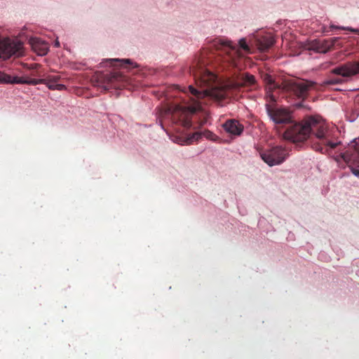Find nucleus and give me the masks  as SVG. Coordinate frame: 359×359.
Returning a JSON list of instances; mask_svg holds the SVG:
<instances>
[{
  "label": "nucleus",
  "mask_w": 359,
  "mask_h": 359,
  "mask_svg": "<svg viewBox=\"0 0 359 359\" xmlns=\"http://www.w3.org/2000/svg\"><path fill=\"white\" fill-rule=\"evenodd\" d=\"M190 71L197 86H189L190 93L194 97L191 98L192 103L187 106L170 105L165 112L170 116L173 123H180L185 127L190 126L189 116L201 110L202 104H207L206 99L222 100L241 88L252 89L257 86L255 76L249 73H243L237 81L229 82L224 88H218L216 86V75L207 69L205 62L200 60L194 62Z\"/></svg>",
  "instance_id": "nucleus-1"
},
{
  "label": "nucleus",
  "mask_w": 359,
  "mask_h": 359,
  "mask_svg": "<svg viewBox=\"0 0 359 359\" xmlns=\"http://www.w3.org/2000/svg\"><path fill=\"white\" fill-rule=\"evenodd\" d=\"M283 137L294 143L303 142L310 137L311 148L321 154H326L339 144L332 141L326 123L316 116H311L304 123L291 126L285 130Z\"/></svg>",
  "instance_id": "nucleus-2"
},
{
  "label": "nucleus",
  "mask_w": 359,
  "mask_h": 359,
  "mask_svg": "<svg viewBox=\"0 0 359 359\" xmlns=\"http://www.w3.org/2000/svg\"><path fill=\"white\" fill-rule=\"evenodd\" d=\"M214 46L217 50H221L225 54L224 60L233 67L237 66V59L243 56L241 49L243 50L245 53L250 52V47L244 38L239 40L238 46L233 43L230 41L223 39H217L215 41Z\"/></svg>",
  "instance_id": "nucleus-3"
},
{
  "label": "nucleus",
  "mask_w": 359,
  "mask_h": 359,
  "mask_svg": "<svg viewBox=\"0 0 359 359\" xmlns=\"http://www.w3.org/2000/svg\"><path fill=\"white\" fill-rule=\"evenodd\" d=\"M265 107L267 115L276 125H285L292 123V111L287 108L271 104H266Z\"/></svg>",
  "instance_id": "nucleus-4"
},
{
  "label": "nucleus",
  "mask_w": 359,
  "mask_h": 359,
  "mask_svg": "<svg viewBox=\"0 0 359 359\" xmlns=\"http://www.w3.org/2000/svg\"><path fill=\"white\" fill-rule=\"evenodd\" d=\"M318 84L316 82L302 80L296 82H288L284 86L283 88L297 98L304 100L308 96L309 91L316 88Z\"/></svg>",
  "instance_id": "nucleus-5"
},
{
  "label": "nucleus",
  "mask_w": 359,
  "mask_h": 359,
  "mask_svg": "<svg viewBox=\"0 0 359 359\" xmlns=\"http://www.w3.org/2000/svg\"><path fill=\"white\" fill-rule=\"evenodd\" d=\"M262 159L269 166L282 163L287 156V151L281 147H274L259 152Z\"/></svg>",
  "instance_id": "nucleus-6"
},
{
  "label": "nucleus",
  "mask_w": 359,
  "mask_h": 359,
  "mask_svg": "<svg viewBox=\"0 0 359 359\" xmlns=\"http://www.w3.org/2000/svg\"><path fill=\"white\" fill-rule=\"evenodd\" d=\"M341 158L350 164L353 174L359 177V139L354 140L348 150L341 154Z\"/></svg>",
  "instance_id": "nucleus-7"
},
{
  "label": "nucleus",
  "mask_w": 359,
  "mask_h": 359,
  "mask_svg": "<svg viewBox=\"0 0 359 359\" xmlns=\"http://www.w3.org/2000/svg\"><path fill=\"white\" fill-rule=\"evenodd\" d=\"M330 72L345 78H351L359 74V61H349L332 69Z\"/></svg>",
  "instance_id": "nucleus-8"
},
{
  "label": "nucleus",
  "mask_w": 359,
  "mask_h": 359,
  "mask_svg": "<svg viewBox=\"0 0 359 359\" xmlns=\"http://www.w3.org/2000/svg\"><path fill=\"white\" fill-rule=\"evenodd\" d=\"M338 39L335 37L330 39L314 40L309 44V49L318 53H325L331 50Z\"/></svg>",
  "instance_id": "nucleus-9"
},
{
  "label": "nucleus",
  "mask_w": 359,
  "mask_h": 359,
  "mask_svg": "<svg viewBox=\"0 0 359 359\" xmlns=\"http://www.w3.org/2000/svg\"><path fill=\"white\" fill-rule=\"evenodd\" d=\"M223 128L228 133L233 135H240L244 129L243 126L235 119L227 120L223 124Z\"/></svg>",
  "instance_id": "nucleus-10"
},
{
  "label": "nucleus",
  "mask_w": 359,
  "mask_h": 359,
  "mask_svg": "<svg viewBox=\"0 0 359 359\" xmlns=\"http://www.w3.org/2000/svg\"><path fill=\"white\" fill-rule=\"evenodd\" d=\"M30 44L33 50L40 55H46L49 49L48 44L39 38L31 39Z\"/></svg>",
  "instance_id": "nucleus-11"
},
{
  "label": "nucleus",
  "mask_w": 359,
  "mask_h": 359,
  "mask_svg": "<svg viewBox=\"0 0 359 359\" xmlns=\"http://www.w3.org/2000/svg\"><path fill=\"white\" fill-rule=\"evenodd\" d=\"M201 138V134L199 133H194L187 137L175 136L172 141L180 145L191 144Z\"/></svg>",
  "instance_id": "nucleus-12"
},
{
  "label": "nucleus",
  "mask_w": 359,
  "mask_h": 359,
  "mask_svg": "<svg viewBox=\"0 0 359 359\" xmlns=\"http://www.w3.org/2000/svg\"><path fill=\"white\" fill-rule=\"evenodd\" d=\"M45 79L47 80L45 84L52 90H63L66 89V86L63 84L57 83L60 80V75H48Z\"/></svg>",
  "instance_id": "nucleus-13"
},
{
  "label": "nucleus",
  "mask_w": 359,
  "mask_h": 359,
  "mask_svg": "<svg viewBox=\"0 0 359 359\" xmlns=\"http://www.w3.org/2000/svg\"><path fill=\"white\" fill-rule=\"evenodd\" d=\"M274 39L271 35L263 36L257 41V46L259 50L267 51L273 44Z\"/></svg>",
  "instance_id": "nucleus-14"
},
{
  "label": "nucleus",
  "mask_w": 359,
  "mask_h": 359,
  "mask_svg": "<svg viewBox=\"0 0 359 359\" xmlns=\"http://www.w3.org/2000/svg\"><path fill=\"white\" fill-rule=\"evenodd\" d=\"M105 81H106V88H116V86L114 84V82L116 81H121L123 79V75L119 72H114L111 73L109 74H107L105 76Z\"/></svg>",
  "instance_id": "nucleus-15"
},
{
  "label": "nucleus",
  "mask_w": 359,
  "mask_h": 359,
  "mask_svg": "<svg viewBox=\"0 0 359 359\" xmlns=\"http://www.w3.org/2000/svg\"><path fill=\"white\" fill-rule=\"evenodd\" d=\"M47 80L45 79H28V78H24V77H19V79H17L14 82L16 83L20 84H28V85H33L36 86L38 84H45V82H46Z\"/></svg>",
  "instance_id": "nucleus-16"
},
{
  "label": "nucleus",
  "mask_w": 359,
  "mask_h": 359,
  "mask_svg": "<svg viewBox=\"0 0 359 359\" xmlns=\"http://www.w3.org/2000/svg\"><path fill=\"white\" fill-rule=\"evenodd\" d=\"M263 81H264L267 89H277L279 85L276 83L272 76L268 74L262 75Z\"/></svg>",
  "instance_id": "nucleus-17"
},
{
  "label": "nucleus",
  "mask_w": 359,
  "mask_h": 359,
  "mask_svg": "<svg viewBox=\"0 0 359 359\" xmlns=\"http://www.w3.org/2000/svg\"><path fill=\"white\" fill-rule=\"evenodd\" d=\"M18 76H11L4 72H0V83H16L14 82Z\"/></svg>",
  "instance_id": "nucleus-18"
},
{
  "label": "nucleus",
  "mask_w": 359,
  "mask_h": 359,
  "mask_svg": "<svg viewBox=\"0 0 359 359\" xmlns=\"http://www.w3.org/2000/svg\"><path fill=\"white\" fill-rule=\"evenodd\" d=\"M107 62H109L111 65L113 66H123L125 65H133V62L130 59H109L107 60Z\"/></svg>",
  "instance_id": "nucleus-19"
},
{
  "label": "nucleus",
  "mask_w": 359,
  "mask_h": 359,
  "mask_svg": "<svg viewBox=\"0 0 359 359\" xmlns=\"http://www.w3.org/2000/svg\"><path fill=\"white\" fill-rule=\"evenodd\" d=\"M273 89H267L266 88V104H276V98L273 95L272 91Z\"/></svg>",
  "instance_id": "nucleus-20"
},
{
  "label": "nucleus",
  "mask_w": 359,
  "mask_h": 359,
  "mask_svg": "<svg viewBox=\"0 0 359 359\" xmlns=\"http://www.w3.org/2000/svg\"><path fill=\"white\" fill-rule=\"evenodd\" d=\"M333 29H341V30H348L351 32L359 34V29H353L352 27H339L334 25H331L330 27V31H332Z\"/></svg>",
  "instance_id": "nucleus-21"
},
{
  "label": "nucleus",
  "mask_w": 359,
  "mask_h": 359,
  "mask_svg": "<svg viewBox=\"0 0 359 359\" xmlns=\"http://www.w3.org/2000/svg\"><path fill=\"white\" fill-rule=\"evenodd\" d=\"M198 133L201 134V137H205L208 140L215 141L217 138V137L210 130H205L203 132Z\"/></svg>",
  "instance_id": "nucleus-22"
},
{
  "label": "nucleus",
  "mask_w": 359,
  "mask_h": 359,
  "mask_svg": "<svg viewBox=\"0 0 359 359\" xmlns=\"http://www.w3.org/2000/svg\"><path fill=\"white\" fill-rule=\"evenodd\" d=\"M343 79L339 78L330 79L323 82V86L336 85L342 83Z\"/></svg>",
  "instance_id": "nucleus-23"
},
{
  "label": "nucleus",
  "mask_w": 359,
  "mask_h": 359,
  "mask_svg": "<svg viewBox=\"0 0 359 359\" xmlns=\"http://www.w3.org/2000/svg\"><path fill=\"white\" fill-rule=\"evenodd\" d=\"M41 65L39 64H37V63H34V64H32L30 65L29 66V69H38Z\"/></svg>",
  "instance_id": "nucleus-24"
},
{
  "label": "nucleus",
  "mask_w": 359,
  "mask_h": 359,
  "mask_svg": "<svg viewBox=\"0 0 359 359\" xmlns=\"http://www.w3.org/2000/svg\"><path fill=\"white\" fill-rule=\"evenodd\" d=\"M55 47H59L60 46V43L57 40L55 41Z\"/></svg>",
  "instance_id": "nucleus-25"
}]
</instances>
